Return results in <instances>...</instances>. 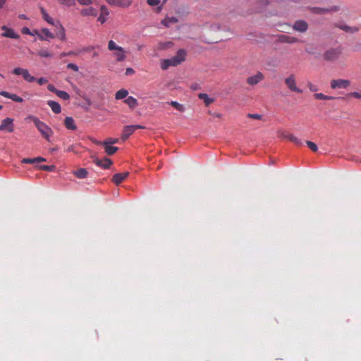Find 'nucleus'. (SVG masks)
Wrapping results in <instances>:
<instances>
[{"label": "nucleus", "mask_w": 361, "mask_h": 361, "mask_svg": "<svg viewBox=\"0 0 361 361\" xmlns=\"http://www.w3.org/2000/svg\"><path fill=\"white\" fill-rule=\"evenodd\" d=\"M14 130L13 119L6 118L4 119L0 125V131H7L12 133Z\"/></svg>", "instance_id": "8"}, {"label": "nucleus", "mask_w": 361, "mask_h": 361, "mask_svg": "<svg viewBox=\"0 0 361 361\" xmlns=\"http://www.w3.org/2000/svg\"><path fill=\"white\" fill-rule=\"evenodd\" d=\"M340 28L347 32H357L358 31V28L357 27H349L348 25H343V26H341Z\"/></svg>", "instance_id": "33"}, {"label": "nucleus", "mask_w": 361, "mask_h": 361, "mask_svg": "<svg viewBox=\"0 0 361 361\" xmlns=\"http://www.w3.org/2000/svg\"><path fill=\"white\" fill-rule=\"evenodd\" d=\"M285 84L290 91L297 93L302 92V90L297 87L295 78L293 75H290L289 77L285 79Z\"/></svg>", "instance_id": "7"}, {"label": "nucleus", "mask_w": 361, "mask_h": 361, "mask_svg": "<svg viewBox=\"0 0 361 361\" xmlns=\"http://www.w3.org/2000/svg\"><path fill=\"white\" fill-rule=\"evenodd\" d=\"M93 161L97 166H99L102 168H104V169H109L111 166V165L112 164L111 160L109 158H104L103 159L94 158Z\"/></svg>", "instance_id": "13"}, {"label": "nucleus", "mask_w": 361, "mask_h": 361, "mask_svg": "<svg viewBox=\"0 0 361 361\" xmlns=\"http://www.w3.org/2000/svg\"><path fill=\"white\" fill-rule=\"evenodd\" d=\"M64 125L68 130H75L77 128L75 121L72 117H66L64 120Z\"/></svg>", "instance_id": "19"}, {"label": "nucleus", "mask_w": 361, "mask_h": 361, "mask_svg": "<svg viewBox=\"0 0 361 361\" xmlns=\"http://www.w3.org/2000/svg\"><path fill=\"white\" fill-rule=\"evenodd\" d=\"M1 109H2V106H1V105H0V110H1Z\"/></svg>", "instance_id": "63"}, {"label": "nucleus", "mask_w": 361, "mask_h": 361, "mask_svg": "<svg viewBox=\"0 0 361 361\" xmlns=\"http://www.w3.org/2000/svg\"><path fill=\"white\" fill-rule=\"evenodd\" d=\"M170 104L173 107L175 108L176 109H177L178 111H180V112H183L185 111V107L183 104H179L178 102H176V101H171L170 102Z\"/></svg>", "instance_id": "31"}, {"label": "nucleus", "mask_w": 361, "mask_h": 361, "mask_svg": "<svg viewBox=\"0 0 361 361\" xmlns=\"http://www.w3.org/2000/svg\"><path fill=\"white\" fill-rule=\"evenodd\" d=\"M100 10L101 13L98 17V21H99L101 23H104L106 21L107 16H109V12L105 6H102Z\"/></svg>", "instance_id": "18"}, {"label": "nucleus", "mask_w": 361, "mask_h": 361, "mask_svg": "<svg viewBox=\"0 0 361 361\" xmlns=\"http://www.w3.org/2000/svg\"><path fill=\"white\" fill-rule=\"evenodd\" d=\"M27 120L32 121L36 128L40 132L42 135L47 140L49 141L50 137L53 135L54 132L52 129L49 127L45 123L41 121L37 117L34 116H28Z\"/></svg>", "instance_id": "2"}, {"label": "nucleus", "mask_w": 361, "mask_h": 361, "mask_svg": "<svg viewBox=\"0 0 361 361\" xmlns=\"http://www.w3.org/2000/svg\"><path fill=\"white\" fill-rule=\"evenodd\" d=\"M160 0H147V3L148 5L151 6H156L160 4Z\"/></svg>", "instance_id": "42"}, {"label": "nucleus", "mask_w": 361, "mask_h": 361, "mask_svg": "<svg viewBox=\"0 0 361 361\" xmlns=\"http://www.w3.org/2000/svg\"><path fill=\"white\" fill-rule=\"evenodd\" d=\"M279 40L281 42L288 44H293L300 41L298 38L287 35H281L279 37Z\"/></svg>", "instance_id": "16"}, {"label": "nucleus", "mask_w": 361, "mask_h": 361, "mask_svg": "<svg viewBox=\"0 0 361 361\" xmlns=\"http://www.w3.org/2000/svg\"><path fill=\"white\" fill-rule=\"evenodd\" d=\"M37 55L40 57H44V58H49L52 56L51 54H50L46 49H42V50L39 51L37 53Z\"/></svg>", "instance_id": "34"}, {"label": "nucleus", "mask_w": 361, "mask_h": 361, "mask_svg": "<svg viewBox=\"0 0 361 361\" xmlns=\"http://www.w3.org/2000/svg\"><path fill=\"white\" fill-rule=\"evenodd\" d=\"M124 102L130 108V109H134L135 107H136L138 104L137 103V100L133 97H127V99H126V100L124 101Z\"/></svg>", "instance_id": "24"}, {"label": "nucleus", "mask_w": 361, "mask_h": 361, "mask_svg": "<svg viewBox=\"0 0 361 361\" xmlns=\"http://www.w3.org/2000/svg\"><path fill=\"white\" fill-rule=\"evenodd\" d=\"M178 21V18L176 17H166L164 20H161V24L165 27H170L171 25L175 24Z\"/></svg>", "instance_id": "23"}, {"label": "nucleus", "mask_w": 361, "mask_h": 361, "mask_svg": "<svg viewBox=\"0 0 361 361\" xmlns=\"http://www.w3.org/2000/svg\"><path fill=\"white\" fill-rule=\"evenodd\" d=\"M216 116L217 118H220V117H221V114H216Z\"/></svg>", "instance_id": "61"}, {"label": "nucleus", "mask_w": 361, "mask_h": 361, "mask_svg": "<svg viewBox=\"0 0 361 361\" xmlns=\"http://www.w3.org/2000/svg\"><path fill=\"white\" fill-rule=\"evenodd\" d=\"M47 89L50 92H51L53 93H55V94H56V92H58V90H59L56 89V87L53 85H51V84L48 85Z\"/></svg>", "instance_id": "49"}, {"label": "nucleus", "mask_w": 361, "mask_h": 361, "mask_svg": "<svg viewBox=\"0 0 361 361\" xmlns=\"http://www.w3.org/2000/svg\"><path fill=\"white\" fill-rule=\"evenodd\" d=\"M248 117H250L251 118H254V119L260 120L262 118V115L257 114H249Z\"/></svg>", "instance_id": "48"}, {"label": "nucleus", "mask_w": 361, "mask_h": 361, "mask_svg": "<svg viewBox=\"0 0 361 361\" xmlns=\"http://www.w3.org/2000/svg\"><path fill=\"white\" fill-rule=\"evenodd\" d=\"M48 82V80L46 78H40L37 80V82L39 85H42Z\"/></svg>", "instance_id": "50"}, {"label": "nucleus", "mask_w": 361, "mask_h": 361, "mask_svg": "<svg viewBox=\"0 0 361 361\" xmlns=\"http://www.w3.org/2000/svg\"><path fill=\"white\" fill-rule=\"evenodd\" d=\"M98 56V53H97V52H94V53L93 54V57H96V56Z\"/></svg>", "instance_id": "60"}, {"label": "nucleus", "mask_w": 361, "mask_h": 361, "mask_svg": "<svg viewBox=\"0 0 361 361\" xmlns=\"http://www.w3.org/2000/svg\"><path fill=\"white\" fill-rule=\"evenodd\" d=\"M314 97L317 99H322V100H331V99H334V97L326 96L322 93H316L314 94Z\"/></svg>", "instance_id": "30"}, {"label": "nucleus", "mask_w": 361, "mask_h": 361, "mask_svg": "<svg viewBox=\"0 0 361 361\" xmlns=\"http://www.w3.org/2000/svg\"><path fill=\"white\" fill-rule=\"evenodd\" d=\"M118 6H123V7H128L131 3V0H118Z\"/></svg>", "instance_id": "38"}, {"label": "nucleus", "mask_w": 361, "mask_h": 361, "mask_svg": "<svg viewBox=\"0 0 361 361\" xmlns=\"http://www.w3.org/2000/svg\"><path fill=\"white\" fill-rule=\"evenodd\" d=\"M106 1H107L109 4H113V5L118 4V0H106Z\"/></svg>", "instance_id": "57"}, {"label": "nucleus", "mask_w": 361, "mask_h": 361, "mask_svg": "<svg viewBox=\"0 0 361 361\" xmlns=\"http://www.w3.org/2000/svg\"><path fill=\"white\" fill-rule=\"evenodd\" d=\"M47 104L50 106L51 110L55 114H59L61 112V105L58 102L49 100L47 102Z\"/></svg>", "instance_id": "22"}, {"label": "nucleus", "mask_w": 361, "mask_h": 361, "mask_svg": "<svg viewBox=\"0 0 361 361\" xmlns=\"http://www.w3.org/2000/svg\"><path fill=\"white\" fill-rule=\"evenodd\" d=\"M350 82L348 80H343V79L332 80L331 81V87L332 89L346 88L350 85Z\"/></svg>", "instance_id": "10"}, {"label": "nucleus", "mask_w": 361, "mask_h": 361, "mask_svg": "<svg viewBox=\"0 0 361 361\" xmlns=\"http://www.w3.org/2000/svg\"><path fill=\"white\" fill-rule=\"evenodd\" d=\"M80 14L82 16L95 17L98 14V9L96 8H94L93 6H89L87 8L82 9L80 11Z\"/></svg>", "instance_id": "14"}, {"label": "nucleus", "mask_w": 361, "mask_h": 361, "mask_svg": "<svg viewBox=\"0 0 361 361\" xmlns=\"http://www.w3.org/2000/svg\"><path fill=\"white\" fill-rule=\"evenodd\" d=\"M2 96L6 97V98H9L10 99V97L12 94L8 92H5V91H3L0 93Z\"/></svg>", "instance_id": "54"}, {"label": "nucleus", "mask_w": 361, "mask_h": 361, "mask_svg": "<svg viewBox=\"0 0 361 361\" xmlns=\"http://www.w3.org/2000/svg\"><path fill=\"white\" fill-rule=\"evenodd\" d=\"M40 12L42 13L43 19L47 23L53 25L56 23V21L53 19V18H51V16H49V14L47 13L46 10L43 7L40 8Z\"/></svg>", "instance_id": "20"}, {"label": "nucleus", "mask_w": 361, "mask_h": 361, "mask_svg": "<svg viewBox=\"0 0 361 361\" xmlns=\"http://www.w3.org/2000/svg\"><path fill=\"white\" fill-rule=\"evenodd\" d=\"M103 146L104 147L105 152L109 156H111L114 154H115L118 149L117 147H113L107 145Z\"/></svg>", "instance_id": "29"}, {"label": "nucleus", "mask_w": 361, "mask_h": 361, "mask_svg": "<svg viewBox=\"0 0 361 361\" xmlns=\"http://www.w3.org/2000/svg\"><path fill=\"white\" fill-rule=\"evenodd\" d=\"M264 79V75L261 72H257L255 75L248 77L247 82L250 85H255Z\"/></svg>", "instance_id": "12"}, {"label": "nucleus", "mask_w": 361, "mask_h": 361, "mask_svg": "<svg viewBox=\"0 0 361 361\" xmlns=\"http://www.w3.org/2000/svg\"><path fill=\"white\" fill-rule=\"evenodd\" d=\"M118 141V139L117 138H112V137H109L107 138L105 141L104 142H100V141H97L96 142V143L97 145H114V144H116L117 143Z\"/></svg>", "instance_id": "26"}, {"label": "nucleus", "mask_w": 361, "mask_h": 361, "mask_svg": "<svg viewBox=\"0 0 361 361\" xmlns=\"http://www.w3.org/2000/svg\"><path fill=\"white\" fill-rule=\"evenodd\" d=\"M133 127L135 131L137 129H144L145 128L144 126H140V125H133Z\"/></svg>", "instance_id": "56"}, {"label": "nucleus", "mask_w": 361, "mask_h": 361, "mask_svg": "<svg viewBox=\"0 0 361 361\" xmlns=\"http://www.w3.org/2000/svg\"><path fill=\"white\" fill-rule=\"evenodd\" d=\"M77 55V53L73 51H68V52H63L60 54V58H63L64 56H75Z\"/></svg>", "instance_id": "43"}, {"label": "nucleus", "mask_w": 361, "mask_h": 361, "mask_svg": "<svg viewBox=\"0 0 361 361\" xmlns=\"http://www.w3.org/2000/svg\"><path fill=\"white\" fill-rule=\"evenodd\" d=\"M321 11H327L328 10L327 9H321Z\"/></svg>", "instance_id": "62"}, {"label": "nucleus", "mask_w": 361, "mask_h": 361, "mask_svg": "<svg viewBox=\"0 0 361 361\" xmlns=\"http://www.w3.org/2000/svg\"><path fill=\"white\" fill-rule=\"evenodd\" d=\"M21 32L23 35H30V34H33V32H31V30L27 27H23L21 30Z\"/></svg>", "instance_id": "45"}, {"label": "nucleus", "mask_w": 361, "mask_h": 361, "mask_svg": "<svg viewBox=\"0 0 361 361\" xmlns=\"http://www.w3.org/2000/svg\"><path fill=\"white\" fill-rule=\"evenodd\" d=\"M198 97L204 101V103L207 106H208L214 102V99L209 97L208 94L206 93H200L198 94Z\"/></svg>", "instance_id": "21"}, {"label": "nucleus", "mask_w": 361, "mask_h": 361, "mask_svg": "<svg viewBox=\"0 0 361 361\" xmlns=\"http://www.w3.org/2000/svg\"><path fill=\"white\" fill-rule=\"evenodd\" d=\"M39 169L43 171H53L55 169L54 165L48 166V165H41L39 166Z\"/></svg>", "instance_id": "39"}, {"label": "nucleus", "mask_w": 361, "mask_h": 361, "mask_svg": "<svg viewBox=\"0 0 361 361\" xmlns=\"http://www.w3.org/2000/svg\"><path fill=\"white\" fill-rule=\"evenodd\" d=\"M35 160H36V163L46 161V159L41 157L35 158Z\"/></svg>", "instance_id": "55"}, {"label": "nucleus", "mask_w": 361, "mask_h": 361, "mask_svg": "<svg viewBox=\"0 0 361 361\" xmlns=\"http://www.w3.org/2000/svg\"><path fill=\"white\" fill-rule=\"evenodd\" d=\"M13 73L16 75H21L23 78L29 82H32L36 80V78L31 75L27 69L22 68H16L13 70Z\"/></svg>", "instance_id": "4"}, {"label": "nucleus", "mask_w": 361, "mask_h": 361, "mask_svg": "<svg viewBox=\"0 0 361 361\" xmlns=\"http://www.w3.org/2000/svg\"><path fill=\"white\" fill-rule=\"evenodd\" d=\"M1 30L2 31L1 36L3 37L14 39L20 38V35L13 28L8 27L6 25H2Z\"/></svg>", "instance_id": "5"}, {"label": "nucleus", "mask_w": 361, "mask_h": 361, "mask_svg": "<svg viewBox=\"0 0 361 361\" xmlns=\"http://www.w3.org/2000/svg\"><path fill=\"white\" fill-rule=\"evenodd\" d=\"M134 73H135V71L133 68H126V75H133Z\"/></svg>", "instance_id": "51"}, {"label": "nucleus", "mask_w": 361, "mask_h": 361, "mask_svg": "<svg viewBox=\"0 0 361 361\" xmlns=\"http://www.w3.org/2000/svg\"><path fill=\"white\" fill-rule=\"evenodd\" d=\"M31 32H33V34H30V35H32V36L36 35V36H37L39 39L44 40V37H42V33L41 30L35 29V30H33L32 31H31Z\"/></svg>", "instance_id": "40"}, {"label": "nucleus", "mask_w": 361, "mask_h": 361, "mask_svg": "<svg viewBox=\"0 0 361 361\" xmlns=\"http://www.w3.org/2000/svg\"><path fill=\"white\" fill-rule=\"evenodd\" d=\"M307 86L309 87V89L312 91V92H317L318 90V88L316 85H313L312 83L311 82H309L307 84Z\"/></svg>", "instance_id": "47"}, {"label": "nucleus", "mask_w": 361, "mask_h": 361, "mask_svg": "<svg viewBox=\"0 0 361 361\" xmlns=\"http://www.w3.org/2000/svg\"><path fill=\"white\" fill-rule=\"evenodd\" d=\"M68 69H71L74 71H78V66L74 63H70L67 65Z\"/></svg>", "instance_id": "44"}, {"label": "nucleus", "mask_w": 361, "mask_h": 361, "mask_svg": "<svg viewBox=\"0 0 361 361\" xmlns=\"http://www.w3.org/2000/svg\"><path fill=\"white\" fill-rule=\"evenodd\" d=\"M56 94L63 100H68L70 99V95L66 92L63 90H58Z\"/></svg>", "instance_id": "32"}, {"label": "nucleus", "mask_w": 361, "mask_h": 361, "mask_svg": "<svg viewBox=\"0 0 361 361\" xmlns=\"http://www.w3.org/2000/svg\"><path fill=\"white\" fill-rule=\"evenodd\" d=\"M59 4L67 6H71L75 4L74 0H56Z\"/></svg>", "instance_id": "37"}, {"label": "nucleus", "mask_w": 361, "mask_h": 361, "mask_svg": "<svg viewBox=\"0 0 361 361\" xmlns=\"http://www.w3.org/2000/svg\"><path fill=\"white\" fill-rule=\"evenodd\" d=\"M186 51L185 49H179L176 54L171 59H162L160 66L162 70H166L171 66H176L185 60Z\"/></svg>", "instance_id": "1"}, {"label": "nucleus", "mask_w": 361, "mask_h": 361, "mask_svg": "<svg viewBox=\"0 0 361 361\" xmlns=\"http://www.w3.org/2000/svg\"><path fill=\"white\" fill-rule=\"evenodd\" d=\"M22 162L25 163V164H35V163H36V160H35V158L34 159L25 158L23 159Z\"/></svg>", "instance_id": "46"}, {"label": "nucleus", "mask_w": 361, "mask_h": 361, "mask_svg": "<svg viewBox=\"0 0 361 361\" xmlns=\"http://www.w3.org/2000/svg\"><path fill=\"white\" fill-rule=\"evenodd\" d=\"M350 95H352L353 97H355V98H357V99H361V94L359 93V92H352L350 94Z\"/></svg>", "instance_id": "53"}, {"label": "nucleus", "mask_w": 361, "mask_h": 361, "mask_svg": "<svg viewBox=\"0 0 361 361\" xmlns=\"http://www.w3.org/2000/svg\"><path fill=\"white\" fill-rule=\"evenodd\" d=\"M44 40H49L50 39L55 38V35L47 28H42L41 30Z\"/></svg>", "instance_id": "25"}, {"label": "nucleus", "mask_w": 361, "mask_h": 361, "mask_svg": "<svg viewBox=\"0 0 361 361\" xmlns=\"http://www.w3.org/2000/svg\"><path fill=\"white\" fill-rule=\"evenodd\" d=\"M128 94V90L125 89H121L116 92L115 94V99H122L126 98Z\"/></svg>", "instance_id": "27"}, {"label": "nucleus", "mask_w": 361, "mask_h": 361, "mask_svg": "<svg viewBox=\"0 0 361 361\" xmlns=\"http://www.w3.org/2000/svg\"><path fill=\"white\" fill-rule=\"evenodd\" d=\"M10 99L16 102H22L23 101L22 97L18 96L16 94H12L10 97Z\"/></svg>", "instance_id": "41"}, {"label": "nucleus", "mask_w": 361, "mask_h": 361, "mask_svg": "<svg viewBox=\"0 0 361 361\" xmlns=\"http://www.w3.org/2000/svg\"><path fill=\"white\" fill-rule=\"evenodd\" d=\"M18 17H19L20 19H25V20L27 19V16H26V15H25V14H20V15L18 16Z\"/></svg>", "instance_id": "59"}, {"label": "nucleus", "mask_w": 361, "mask_h": 361, "mask_svg": "<svg viewBox=\"0 0 361 361\" xmlns=\"http://www.w3.org/2000/svg\"><path fill=\"white\" fill-rule=\"evenodd\" d=\"M129 175L128 172H124V173H118L113 176L112 181L116 185H119Z\"/></svg>", "instance_id": "15"}, {"label": "nucleus", "mask_w": 361, "mask_h": 361, "mask_svg": "<svg viewBox=\"0 0 361 361\" xmlns=\"http://www.w3.org/2000/svg\"><path fill=\"white\" fill-rule=\"evenodd\" d=\"M94 49V47L93 46H89L87 47H85L82 49V51H85V52H90L92 51L93 49Z\"/></svg>", "instance_id": "52"}, {"label": "nucleus", "mask_w": 361, "mask_h": 361, "mask_svg": "<svg viewBox=\"0 0 361 361\" xmlns=\"http://www.w3.org/2000/svg\"><path fill=\"white\" fill-rule=\"evenodd\" d=\"M53 26L55 27V37H57L62 41H65L66 39V31L65 28L61 25L60 21L56 20V23L53 25Z\"/></svg>", "instance_id": "6"}, {"label": "nucleus", "mask_w": 361, "mask_h": 361, "mask_svg": "<svg viewBox=\"0 0 361 361\" xmlns=\"http://www.w3.org/2000/svg\"><path fill=\"white\" fill-rule=\"evenodd\" d=\"M73 174L78 178H85L87 175V171L85 169H80L73 172Z\"/></svg>", "instance_id": "28"}, {"label": "nucleus", "mask_w": 361, "mask_h": 361, "mask_svg": "<svg viewBox=\"0 0 361 361\" xmlns=\"http://www.w3.org/2000/svg\"><path fill=\"white\" fill-rule=\"evenodd\" d=\"M306 144L312 152H316L318 150V147L314 142L312 141H307Z\"/></svg>", "instance_id": "36"}, {"label": "nucleus", "mask_w": 361, "mask_h": 361, "mask_svg": "<svg viewBox=\"0 0 361 361\" xmlns=\"http://www.w3.org/2000/svg\"><path fill=\"white\" fill-rule=\"evenodd\" d=\"M293 27L295 31L305 32L308 28V24L305 20H299L295 22Z\"/></svg>", "instance_id": "11"}, {"label": "nucleus", "mask_w": 361, "mask_h": 361, "mask_svg": "<svg viewBox=\"0 0 361 361\" xmlns=\"http://www.w3.org/2000/svg\"><path fill=\"white\" fill-rule=\"evenodd\" d=\"M108 49L110 51H115L114 56L116 58L118 61H123L126 59V51L123 47H119L116 43L110 40L108 43Z\"/></svg>", "instance_id": "3"}, {"label": "nucleus", "mask_w": 361, "mask_h": 361, "mask_svg": "<svg viewBox=\"0 0 361 361\" xmlns=\"http://www.w3.org/2000/svg\"><path fill=\"white\" fill-rule=\"evenodd\" d=\"M134 132L133 125L125 126L121 134V139L123 141L126 140Z\"/></svg>", "instance_id": "17"}, {"label": "nucleus", "mask_w": 361, "mask_h": 361, "mask_svg": "<svg viewBox=\"0 0 361 361\" xmlns=\"http://www.w3.org/2000/svg\"><path fill=\"white\" fill-rule=\"evenodd\" d=\"M341 54L339 49H330L324 54V58L326 61H334Z\"/></svg>", "instance_id": "9"}, {"label": "nucleus", "mask_w": 361, "mask_h": 361, "mask_svg": "<svg viewBox=\"0 0 361 361\" xmlns=\"http://www.w3.org/2000/svg\"><path fill=\"white\" fill-rule=\"evenodd\" d=\"M288 138L293 142H294L297 145H300L302 144V141L297 137L290 135L288 136Z\"/></svg>", "instance_id": "35"}, {"label": "nucleus", "mask_w": 361, "mask_h": 361, "mask_svg": "<svg viewBox=\"0 0 361 361\" xmlns=\"http://www.w3.org/2000/svg\"><path fill=\"white\" fill-rule=\"evenodd\" d=\"M6 0H0V9L4 6V5L6 4Z\"/></svg>", "instance_id": "58"}]
</instances>
